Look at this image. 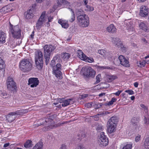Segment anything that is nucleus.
Masks as SVG:
<instances>
[{"label":"nucleus","mask_w":149,"mask_h":149,"mask_svg":"<svg viewBox=\"0 0 149 149\" xmlns=\"http://www.w3.org/2000/svg\"><path fill=\"white\" fill-rule=\"evenodd\" d=\"M37 126L44 125H47V126L44 128L43 130L44 131H47L50 129L55 128L57 127L56 124H55L54 121L51 118H46L44 119H40Z\"/></svg>","instance_id":"1"},{"label":"nucleus","mask_w":149,"mask_h":149,"mask_svg":"<svg viewBox=\"0 0 149 149\" xmlns=\"http://www.w3.org/2000/svg\"><path fill=\"white\" fill-rule=\"evenodd\" d=\"M19 68L24 72L30 71L32 68V65L29 59H24L22 60L19 63Z\"/></svg>","instance_id":"2"},{"label":"nucleus","mask_w":149,"mask_h":149,"mask_svg":"<svg viewBox=\"0 0 149 149\" xmlns=\"http://www.w3.org/2000/svg\"><path fill=\"white\" fill-rule=\"evenodd\" d=\"M10 23L9 31L13 37L17 39L19 38L21 36V30L18 25L13 26Z\"/></svg>","instance_id":"3"},{"label":"nucleus","mask_w":149,"mask_h":149,"mask_svg":"<svg viewBox=\"0 0 149 149\" xmlns=\"http://www.w3.org/2000/svg\"><path fill=\"white\" fill-rule=\"evenodd\" d=\"M47 21V16L46 11H43L38 20L36 24V27L37 29L39 30L42 26H44Z\"/></svg>","instance_id":"4"},{"label":"nucleus","mask_w":149,"mask_h":149,"mask_svg":"<svg viewBox=\"0 0 149 149\" xmlns=\"http://www.w3.org/2000/svg\"><path fill=\"white\" fill-rule=\"evenodd\" d=\"M43 56L42 52L39 51L36 52L35 61L37 67L38 69H41L43 67Z\"/></svg>","instance_id":"5"},{"label":"nucleus","mask_w":149,"mask_h":149,"mask_svg":"<svg viewBox=\"0 0 149 149\" xmlns=\"http://www.w3.org/2000/svg\"><path fill=\"white\" fill-rule=\"evenodd\" d=\"M81 72L83 75L87 77H95L96 74V71L90 67H83L81 71Z\"/></svg>","instance_id":"6"},{"label":"nucleus","mask_w":149,"mask_h":149,"mask_svg":"<svg viewBox=\"0 0 149 149\" xmlns=\"http://www.w3.org/2000/svg\"><path fill=\"white\" fill-rule=\"evenodd\" d=\"M104 134L103 132L100 133L97 141L98 145L100 147L102 148L105 147L109 143L108 139Z\"/></svg>","instance_id":"7"},{"label":"nucleus","mask_w":149,"mask_h":149,"mask_svg":"<svg viewBox=\"0 0 149 149\" xmlns=\"http://www.w3.org/2000/svg\"><path fill=\"white\" fill-rule=\"evenodd\" d=\"M77 20L79 24L81 27H86L89 25V18L86 15L78 17Z\"/></svg>","instance_id":"8"},{"label":"nucleus","mask_w":149,"mask_h":149,"mask_svg":"<svg viewBox=\"0 0 149 149\" xmlns=\"http://www.w3.org/2000/svg\"><path fill=\"white\" fill-rule=\"evenodd\" d=\"M6 83L7 88L9 90L13 91L16 89L15 83L12 77H8L6 80Z\"/></svg>","instance_id":"9"},{"label":"nucleus","mask_w":149,"mask_h":149,"mask_svg":"<svg viewBox=\"0 0 149 149\" xmlns=\"http://www.w3.org/2000/svg\"><path fill=\"white\" fill-rule=\"evenodd\" d=\"M61 65L60 63H57L56 65L52 68L53 73L57 77L61 78Z\"/></svg>","instance_id":"10"},{"label":"nucleus","mask_w":149,"mask_h":149,"mask_svg":"<svg viewBox=\"0 0 149 149\" xmlns=\"http://www.w3.org/2000/svg\"><path fill=\"white\" fill-rule=\"evenodd\" d=\"M44 55L50 56L52 52L54 49V47L51 45H46L44 47Z\"/></svg>","instance_id":"11"},{"label":"nucleus","mask_w":149,"mask_h":149,"mask_svg":"<svg viewBox=\"0 0 149 149\" xmlns=\"http://www.w3.org/2000/svg\"><path fill=\"white\" fill-rule=\"evenodd\" d=\"M118 59L122 65L126 67H130V64L128 59L126 58L124 56L120 55L118 57Z\"/></svg>","instance_id":"12"},{"label":"nucleus","mask_w":149,"mask_h":149,"mask_svg":"<svg viewBox=\"0 0 149 149\" xmlns=\"http://www.w3.org/2000/svg\"><path fill=\"white\" fill-rule=\"evenodd\" d=\"M148 8L145 6L142 5L140 8L139 15L143 17L147 16L148 13Z\"/></svg>","instance_id":"13"},{"label":"nucleus","mask_w":149,"mask_h":149,"mask_svg":"<svg viewBox=\"0 0 149 149\" xmlns=\"http://www.w3.org/2000/svg\"><path fill=\"white\" fill-rule=\"evenodd\" d=\"M29 84L30 87L33 88L37 86L39 84V81L37 78H31L28 80Z\"/></svg>","instance_id":"14"},{"label":"nucleus","mask_w":149,"mask_h":149,"mask_svg":"<svg viewBox=\"0 0 149 149\" xmlns=\"http://www.w3.org/2000/svg\"><path fill=\"white\" fill-rule=\"evenodd\" d=\"M58 23L60 24L62 27L65 29H67L69 26L68 21L60 19L58 20Z\"/></svg>","instance_id":"15"},{"label":"nucleus","mask_w":149,"mask_h":149,"mask_svg":"<svg viewBox=\"0 0 149 149\" xmlns=\"http://www.w3.org/2000/svg\"><path fill=\"white\" fill-rule=\"evenodd\" d=\"M25 18L27 19H29L32 18L34 16L32 10L31 9L28 10L27 12L24 13Z\"/></svg>","instance_id":"16"},{"label":"nucleus","mask_w":149,"mask_h":149,"mask_svg":"<svg viewBox=\"0 0 149 149\" xmlns=\"http://www.w3.org/2000/svg\"><path fill=\"white\" fill-rule=\"evenodd\" d=\"M5 65L4 61L0 58V75H3L5 73Z\"/></svg>","instance_id":"17"},{"label":"nucleus","mask_w":149,"mask_h":149,"mask_svg":"<svg viewBox=\"0 0 149 149\" xmlns=\"http://www.w3.org/2000/svg\"><path fill=\"white\" fill-rule=\"evenodd\" d=\"M106 30L109 33H113L116 32L117 29L114 24H111L107 28Z\"/></svg>","instance_id":"18"},{"label":"nucleus","mask_w":149,"mask_h":149,"mask_svg":"<svg viewBox=\"0 0 149 149\" xmlns=\"http://www.w3.org/2000/svg\"><path fill=\"white\" fill-rule=\"evenodd\" d=\"M116 124H110L108 123L107 131L110 134H111L115 131V128L116 127Z\"/></svg>","instance_id":"19"},{"label":"nucleus","mask_w":149,"mask_h":149,"mask_svg":"<svg viewBox=\"0 0 149 149\" xmlns=\"http://www.w3.org/2000/svg\"><path fill=\"white\" fill-rule=\"evenodd\" d=\"M13 112H11L9 113L6 117L7 120L9 122H11L14 120L15 118V115Z\"/></svg>","instance_id":"20"},{"label":"nucleus","mask_w":149,"mask_h":149,"mask_svg":"<svg viewBox=\"0 0 149 149\" xmlns=\"http://www.w3.org/2000/svg\"><path fill=\"white\" fill-rule=\"evenodd\" d=\"M12 10L10 6H7L3 7L0 10L2 13L5 14L8 13Z\"/></svg>","instance_id":"21"},{"label":"nucleus","mask_w":149,"mask_h":149,"mask_svg":"<svg viewBox=\"0 0 149 149\" xmlns=\"http://www.w3.org/2000/svg\"><path fill=\"white\" fill-rule=\"evenodd\" d=\"M98 53L105 58H108L109 56V53L106 51L104 49L99 50L98 51Z\"/></svg>","instance_id":"22"},{"label":"nucleus","mask_w":149,"mask_h":149,"mask_svg":"<svg viewBox=\"0 0 149 149\" xmlns=\"http://www.w3.org/2000/svg\"><path fill=\"white\" fill-rule=\"evenodd\" d=\"M61 58L65 61H68L71 55L68 53L66 52L62 53L61 55Z\"/></svg>","instance_id":"23"},{"label":"nucleus","mask_w":149,"mask_h":149,"mask_svg":"<svg viewBox=\"0 0 149 149\" xmlns=\"http://www.w3.org/2000/svg\"><path fill=\"white\" fill-rule=\"evenodd\" d=\"M139 27L140 29L145 31H146L148 30L147 23L145 22H140L139 24Z\"/></svg>","instance_id":"24"},{"label":"nucleus","mask_w":149,"mask_h":149,"mask_svg":"<svg viewBox=\"0 0 149 149\" xmlns=\"http://www.w3.org/2000/svg\"><path fill=\"white\" fill-rule=\"evenodd\" d=\"M77 53L79 58L81 60L85 61L87 56L84 54L82 51L80 50L77 51Z\"/></svg>","instance_id":"25"},{"label":"nucleus","mask_w":149,"mask_h":149,"mask_svg":"<svg viewBox=\"0 0 149 149\" xmlns=\"http://www.w3.org/2000/svg\"><path fill=\"white\" fill-rule=\"evenodd\" d=\"M74 102L72 99H70L67 100L64 99L63 103L61 104L62 106L63 107L66 106L70 104L73 103Z\"/></svg>","instance_id":"26"},{"label":"nucleus","mask_w":149,"mask_h":149,"mask_svg":"<svg viewBox=\"0 0 149 149\" xmlns=\"http://www.w3.org/2000/svg\"><path fill=\"white\" fill-rule=\"evenodd\" d=\"M28 111V110L26 109L25 110H19L13 112L15 115H22L26 113Z\"/></svg>","instance_id":"27"},{"label":"nucleus","mask_w":149,"mask_h":149,"mask_svg":"<svg viewBox=\"0 0 149 149\" xmlns=\"http://www.w3.org/2000/svg\"><path fill=\"white\" fill-rule=\"evenodd\" d=\"M6 34L2 31H0V42L4 43L6 42Z\"/></svg>","instance_id":"28"},{"label":"nucleus","mask_w":149,"mask_h":149,"mask_svg":"<svg viewBox=\"0 0 149 149\" xmlns=\"http://www.w3.org/2000/svg\"><path fill=\"white\" fill-rule=\"evenodd\" d=\"M117 78V77L115 75H107L106 76V79L108 82H111Z\"/></svg>","instance_id":"29"},{"label":"nucleus","mask_w":149,"mask_h":149,"mask_svg":"<svg viewBox=\"0 0 149 149\" xmlns=\"http://www.w3.org/2000/svg\"><path fill=\"white\" fill-rule=\"evenodd\" d=\"M117 121V118L116 116H113L111 117L109 120L108 122V123L110 124H116V123Z\"/></svg>","instance_id":"30"},{"label":"nucleus","mask_w":149,"mask_h":149,"mask_svg":"<svg viewBox=\"0 0 149 149\" xmlns=\"http://www.w3.org/2000/svg\"><path fill=\"white\" fill-rule=\"evenodd\" d=\"M68 9L71 12V18L70 19L69 21L72 22L75 20L74 13L73 10L69 8H68Z\"/></svg>","instance_id":"31"},{"label":"nucleus","mask_w":149,"mask_h":149,"mask_svg":"<svg viewBox=\"0 0 149 149\" xmlns=\"http://www.w3.org/2000/svg\"><path fill=\"white\" fill-rule=\"evenodd\" d=\"M76 14L77 15V17L80 16H84L86 15L84 14V11L81 9H79L77 10Z\"/></svg>","instance_id":"32"},{"label":"nucleus","mask_w":149,"mask_h":149,"mask_svg":"<svg viewBox=\"0 0 149 149\" xmlns=\"http://www.w3.org/2000/svg\"><path fill=\"white\" fill-rule=\"evenodd\" d=\"M92 107L96 109L100 108L102 105V104L101 103H99L95 102H92Z\"/></svg>","instance_id":"33"},{"label":"nucleus","mask_w":149,"mask_h":149,"mask_svg":"<svg viewBox=\"0 0 149 149\" xmlns=\"http://www.w3.org/2000/svg\"><path fill=\"white\" fill-rule=\"evenodd\" d=\"M96 130L98 132L102 131L104 128V127L101 124L96 123Z\"/></svg>","instance_id":"34"},{"label":"nucleus","mask_w":149,"mask_h":149,"mask_svg":"<svg viewBox=\"0 0 149 149\" xmlns=\"http://www.w3.org/2000/svg\"><path fill=\"white\" fill-rule=\"evenodd\" d=\"M137 65L140 67H144L146 65V61H139L137 62Z\"/></svg>","instance_id":"35"},{"label":"nucleus","mask_w":149,"mask_h":149,"mask_svg":"<svg viewBox=\"0 0 149 149\" xmlns=\"http://www.w3.org/2000/svg\"><path fill=\"white\" fill-rule=\"evenodd\" d=\"M144 146L146 149H149V138L146 139L144 142Z\"/></svg>","instance_id":"36"},{"label":"nucleus","mask_w":149,"mask_h":149,"mask_svg":"<svg viewBox=\"0 0 149 149\" xmlns=\"http://www.w3.org/2000/svg\"><path fill=\"white\" fill-rule=\"evenodd\" d=\"M42 143H38L34 146L33 149H42Z\"/></svg>","instance_id":"37"},{"label":"nucleus","mask_w":149,"mask_h":149,"mask_svg":"<svg viewBox=\"0 0 149 149\" xmlns=\"http://www.w3.org/2000/svg\"><path fill=\"white\" fill-rule=\"evenodd\" d=\"M126 23L127 25L126 29L128 30V31L129 32L133 31H134L133 27L129 25V22H128V23L127 22Z\"/></svg>","instance_id":"38"},{"label":"nucleus","mask_w":149,"mask_h":149,"mask_svg":"<svg viewBox=\"0 0 149 149\" xmlns=\"http://www.w3.org/2000/svg\"><path fill=\"white\" fill-rule=\"evenodd\" d=\"M132 145V144L131 143L127 144L123 147V149H131Z\"/></svg>","instance_id":"39"},{"label":"nucleus","mask_w":149,"mask_h":149,"mask_svg":"<svg viewBox=\"0 0 149 149\" xmlns=\"http://www.w3.org/2000/svg\"><path fill=\"white\" fill-rule=\"evenodd\" d=\"M31 141L28 140L24 144V146L26 148H29L31 147Z\"/></svg>","instance_id":"40"},{"label":"nucleus","mask_w":149,"mask_h":149,"mask_svg":"<svg viewBox=\"0 0 149 149\" xmlns=\"http://www.w3.org/2000/svg\"><path fill=\"white\" fill-rule=\"evenodd\" d=\"M85 10L87 11H92L94 10V8L91 6L86 5V8L85 9Z\"/></svg>","instance_id":"41"},{"label":"nucleus","mask_w":149,"mask_h":149,"mask_svg":"<svg viewBox=\"0 0 149 149\" xmlns=\"http://www.w3.org/2000/svg\"><path fill=\"white\" fill-rule=\"evenodd\" d=\"M57 58V56H55L54 58V59L52 60L50 63V66L52 68L53 67H54V66L56 65H55V60H56Z\"/></svg>","instance_id":"42"},{"label":"nucleus","mask_w":149,"mask_h":149,"mask_svg":"<svg viewBox=\"0 0 149 149\" xmlns=\"http://www.w3.org/2000/svg\"><path fill=\"white\" fill-rule=\"evenodd\" d=\"M47 19H48V21L47 22L46 26H48L50 25L49 23V22H51L52 21L53 18L51 16H50L48 17L47 16Z\"/></svg>","instance_id":"43"},{"label":"nucleus","mask_w":149,"mask_h":149,"mask_svg":"<svg viewBox=\"0 0 149 149\" xmlns=\"http://www.w3.org/2000/svg\"><path fill=\"white\" fill-rule=\"evenodd\" d=\"M140 107L143 109L146 112H147L148 111V108L147 106L143 104H140Z\"/></svg>","instance_id":"44"},{"label":"nucleus","mask_w":149,"mask_h":149,"mask_svg":"<svg viewBox=\"0 0 149 149\" xmlns=\"http://www.w3.org/2000/svg\"><path fill=\"white\" fill-rule=\"evenodd\" d=\"M85 61L89 63H92L94 62V61L93 58H89L87 56Z\"/></svg>","instance_id":"45"},{"label":"nucleus","mask_w":149,"mask_h":149,"mask_svg":"<svg viewBox=\"0 0 149 149\" xmlns=\"http://www.w3.org/2000/svg\"><path fill=\"white\" fill-rule=\"evenodd\" d=\"M117 100V99L113 97L111 99V100L109 101L107 103V105H112L113 103L114 102H115Z\"/></svg>","instance_id":"46"},{"label":"nucleus","mask_w":149,"mask_h":149,"mask_svg":"<svg viewBox=\"0 0 149 149\" xmlns=\"http://www.w3.org/2000/svg\"><path fill=\"white\" fill-rule=\"evenodd\" d=\"M44 58L45 59V62L46 65H47L49 62L50 56L44 55Z\"/></svg>","instance_id":"47"},{"label":"nucleus","mask_w":149,"mask_h":149,"mask_svg":"<svg viewBox=\"0 0 149 149\" xmlns=\"http://www.w3.org/2000/svg\"><path fill=\"white\" fill-rule=\"evenodd\" d=\"M120 39L118 38H112V42L116 45V43H118L120 40Z\"/></svg>","instance_id":"48"},{"label":"nucleus","mask_w":149,"mask_h":149,"mask_svg":"<svg viewBox=\"0 0 149 149\" xmlns=\"http://www.w3.org/2000/svg\"><path fill=\"white\" fill-rule=\"evenodd\" d=\"M138 122V119L137 118L135 117L133 118L131 120L132 123L134 124H135V125L137 124V123Z\"/></svg>","instance_id":"49"},{"label":"nucleus","mask_w":149,"mask_h":149,"mask_svg":"<svg viewBox=\"0 0 149 149\" xmlns=\"http://www.w3.org/2000/svg\"><path fill=\"white\" fill-rule=\"evenodd\" d=\"M125 92L129 94L130 95H133L134 94V92L131 90H126L125 91Z\"/></svg>","instance_id":"50"},{"label":"nucleus","mask_w":149,"mask_h":149,"mask_svg":"<svg viewBox=\"0 0 149 149\" xmlns=\"http://www.w3.org/2000/svg\"><path fill=\"white\" fill-rule=\"evenodd\" d=\"M76 149H87L83 145H79Z\"/></svg>","instance_id":"51"},{"label":"nucleus","mask_w":149,"mask_h":149,"mask_svg":"<svg viewBox=\"0 0 149 149\" xmlns=\"http://www.w3.org/2000/svg\"><path fill=\"white\" fill-rule=\"evenodd\" d=\"M123 45L122 42L120 40L118 43H116V45L118 48H120V46Z\"/></svg>","instance_id":"52"},{"label":"nucleus","mask_w":149,"mask_h":149,"mask_svg":"<svg viewBox=\"0 0 149 149\" xmlns=\"http://www.w3.org/2000/svg\"><path fill=\"white\" fill-rule=\"evenodd\" d=\"M63 4L64 5H66L67 6H70V3L65 0H64Z\"/></svg>","instance_id":"53"},{"label":"nucleus","mask_w":149,"mask_h":149,"mask_svg":"<svg viewBox=\"0 0 149 149\" xmlns=\"http://www.w3.org/2000/svg\"><path fill=\"white\" fill-rule=\"evenodd\" d=\"M144 121L145 124L148 125L149 123V119L148 118H147L145 117L144 119Z\"/></svg>","instance_id":"54"},{"label":"nucleus","mask_w":149,"mask_h":149,"mask_svg":"<svg viewBox=\"0 0 149 149\" xmlns=\"http://www.w3.org/2000/svg\"><path fill=\"white\" fill-rule=\"evenodd\" d=\"M101 77V75L100 74H98L97 75L96 77V82L97 83H98L100 82V78Z\"/></svg>","instance_id":"55"},{"label":"nucleus","mask_w":149,"mask_h":149,"mask_svg":"<svg viewBox=\"0 0 149 149\" xmlns=\"http://www.w3.org/2000/svg\"><path fill=\"white\" fill-rule=\"evenodd\" d=\"M58 5L61 6L63 4L64 0H57Z\"/></svg>","instance_id":"56"},{"label":"nucleus","mask_w":149,"mask_h":149,"mask_svg":"<svg viewBox=\"0 0 149 149\" xmlns=\"http://www.w3.org/2000/svg\"><path fill=\"white\" fill-rule=\"evenodd\" d=\"M100 115V114H97L93 116L92 117L93 118V119L95 121H98L99 120V116Z\"/></svg>","instance_id":"57"},{"label":"nucleus","mask_w":149,"mask_h":149,"mask_svg":"<svg viewBox=\"0 0 149 149\" xmlns=\"http://www.w3.org/2000/svg\"><path fill=\"white\" fill-rule=\"evenodd\" d=\"M85 106L88 108L91 107H92V102L86 104H85Z\"/></svg>","instance_id":"58"},{"label":"nucleus","mask_w":149,"mask_h":149,"mask_svg":"<svg viewBox=\"0 0 149 149\" xmlns=\"http://www.w3.org/2000/svg\"><path fill=\"white\" fill-rule=\"evenodd\" d=\"M64 100V98H58L57 99V101L58 102L60 103H63Z\"/></svg>","instance_id":"59"},{"label":"nucleus","mask_w":149,"mask_h":149,"mask_svg":"<svg viewBox=\"0 0 149 149\" xmlns=\"http://www.w3.org/2000/svg\"><path fill=\"white\" fill-rule=\"evenodd\" d=\"M121 50L123 52H125L127 49L126 48L124 47L123 45L120 47Z\"/></svg>","instance_id":"60"},{"label":"nucleus","mask_w":149,"mask_h":149,"mask_svg":"<svg viewBox=\"0 0 149 149\" xmlns=\"http://www.w3.org/2000/svg\"><path fill=\"white\" fill-rule=\"evenodd\" d=\"M97 68L99 70H103L106 68V67L103 66H97Z\"/></svg>","instance_id":"61"},{"label":"nucleus","mask_w":149,"mask_h":149,"mask_svg":"<svg viewBox=\"0 0 149 149\" xmlns=\"http://www.w3.org/2000/svg\"><path fill=\"white\" fill-rule=\"evenodd\" d=\"M141 135H138L137 136H136V137L135 138V140L136 142H138L140 140V138H141Z\"/></svg>","instance_id":"62"},{"label":"nucleus","mask_w":149,"mask_h":149,"mask_svg":"<svg viewBox=\"0 0 149 149\" xmlns=\"http://www.w3.org/2000/svg\"><path fill=\"white\" fill-rule=\"evenodd\" d=\"M88 96V95L87 94H84L82 95H81V98L82 99H84L85 98L87 97Z\"/></svg>","instance_id":"63"},{"label":"nucleus","mask_w":149,"mask_h":149,"mask_svg":"<svg viewBox=\"0 0 149 149\" xmlns=\"http://www.w3.org/2000/svg\"><path fill=\"white\" fill-rule=\"evenodd\" d=\"M59 149H66V146L65 144H63Z\"/></svg>","instance_id":"64"}]
</instances>
